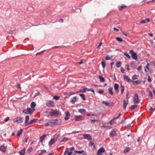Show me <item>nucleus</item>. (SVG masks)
Segmentation results:
<instances>
[{"label": "nucleus", "mask_w": 155, "mask_h": 155, "mask_svg": "<svg viewBox=\"0 0 155 155\" xmlns=\"http://www.w3.org/2000/svg\"><path fill=\"white\" fill-rule=\"evenodd\" d=\"M23 118L22 117H17L13 120L14 122L21 123L23 122Z\"/></svg>", "instance_id": "obj_4"}, {"label": "nucleus", "mask_w": 155, "mask_h": 155, "mask_svg": "<svg viewBox=\"0 0 155 155\" xmlns=\"http://www.w3.org/2000/svg\"><path fill=\"white\" fill-rule=\"evenodd\" d=\"M9 119V117H7L5 119H4V121L5 122H7L8 121Z\"/></svg>", "instance_id": "obj_54"}, {"label": "nucleus", "mask_w": 155, "mask_h": 155, "mask_svg": "<svg viewBox=\"0 0 155 155\" xmlns=\"http://www.w3.org/2000/svg\"><path fill=\"white\" fill-rule=\"evenodd\" d=\"M65 115L66 116L64 117V119L65 120H68L69 119L70 116V114L69 112L68 111H66L65 112Z\"/></svg>", "instance_id": "obj_12"}, {"label": "nucleus", "mask_w": 155, "mask_h": 155, "mask_svg": "<svg viewBox=\"0 0 155 155\" xmlns=\"http://www.w3.org/2000/svg\"><path fill=\"white\" fill-rule=\"evenodd\" d=\"M103 104H105L107 106H109L110 104V103L108 102H106L104 101H103L102 102Z\"/></svg>", "instance_id": "obj_41"}, {"label": "nucleus", "mask_w": 155, "mask_h": 155, "mask_svg": "<svg viewBox=\"0 0 155 155\" xmlns=\"http://www.w3.org/2000/svg\"><path fill=\"white\" fill-rule=\"evenodd\" d=\"M102 44V42H100L99 44V45H98L97 46V48H99L100 46H101V44Z\"/></svg>", "instance_id": "obj_63"}, {"label": "nucleus", "mask_w": 155, "mask_h": 155, "mask_svg": "<svg viewBox=\"0 0 155 155\" xmlns=\"http://www.w3.org/2000/svg\"><path fill=\"white\" fill-rule=\"evenodd\" d=\"M116 134V130H112L109 134V136L110 137H113Z\"/></svg>", "instance_id": "obj_10"}, {"label": "nucleus", "mask_w": 155, "mask_h": 155, "mask_svg": "<svg viewBox=\"0 0 155 155\" xmlns=\"http://www.w3.org/2000/svg\"><path fill=\"white\" fill-rule=\"evenodd\" d=\"M141 81L140 80H137L135 81H133L132 82L134 85H136L139 84L141 83Z\"/></svg>", "instance_id": "obj_16"}, {"label": "nucleus", "mask_w": 155, "mask_h": 155, "mask_svg": "<svg viewBox=\"0 0 155 155\" xmlns=\"http://www.w3.org/2000/svg\"><path fill=\"white\" fill-rule=\"evenodd\" d=\"M123 78L124 80L126 81L128 83L132 82V81L126 75H124L123 76Z\"/></svg>", "instance_id": "obj_9"}, {"label": "nucleus", "mask_w": 155, "mask_h": 155, "mask_svg": "<svg viewBox=\"0 0 155 155\" xmlns=\"http://www.w3.org/2000/svg\"><path fill=\"white\" fill-rule=\"evenodd\" d=\"M59 97H60L59 96H54L53 97V98L54 99L57 100H58L59 99Z\"/></svg>", "instance_id": "obj_46"}, {"label": "nucleus", "mask_w": 155, "mask_h": 155, "mask_svg": "<svg viewBox=\"0 0 155 155\" xmlns=\"http://www.w3.org/2000/svg\"><path fill=\"white\" fill-rule=\"evenodd\" d=\"M72 153V152L71 151L68 153V155H71Z\"/></svg>", "instance_id": "obj_64"}, {"label": "nucleus", "mask_w": 155, "mask_h": 155, "mask_svg": "<svg viewBox=\"0 0 155 155\" xmlns=\"http://www.w3.org/2000/svg\"><path fill=\"white\" fill-rule=\"evenodd\" d=\"M124 55L126 56L129 59H130L131 58V57L130 56V55L126 53H124Z\"/></svg>", "instance_id": "obj_43"}, {"label": "nucleus", "mask_w": 155, "mask_h": 155, "mask_svg": "<svg viewBox=\"0 0 155 155\" xmlns=\"http://www.w3.org/2000/svg\"><path fill=\"white\" fill-rule=\"evenodd\" d=\"M88 89L87 88L84 87L82 89L80 90L79 91H77L76 93L85 92L86 90H87Z\"/></svg>", "instance_id": "obj_20"}, {"label": "nucleus", "mask_w": 155, "mask_h": 155, "mask_svg": "<svg viewBox=\"0 0 155 155\" xmlns=\"http://www.w3.org/2000/svg\"><path fill=\"white\" fill-rule=\"evenodd\" d=\"M120 87L121 88V94H122L124 91V86L122 85H120Z\"/></svg>", "instance_id": "obj_37"}, {"label": "nucleus", "mask_w": 155, "mask_h": 155, "mask_svg": "<svg viewBox=\"0 0 155 155\" xmlns=\"http://www.w3.org/2000/svg\"><path fill=\"white\" fill-rule=\"evenodd\" d=\"M79 95L83 100H86L84 95L83 94H79Z\"/></svg>", "instance_id": "obj_39"}, {"label": "nucleus", "mask_w": 155, "mask_h": 155, "mask_svg": "<svg viewBox=\"0 0 155 155\" xmlns=\"http://www.w3.org/2000/svg\"><path fill=\"white\" fill-rule=\"evenodd\" d=\"M128 104V98H127V100H124V109H126V105H127Z\"/></svg>", "instance_id": "obj_13"}, {"label": "nucleus", "mask_w": 155, "mask_h": 155, "mask_svg": "<svg viewBox=\"0 0 155 155\" xmlns=\"http://www.w3.org/2000/svg\"><path fill=\"white\" fill-rule=\"evenodd\" d=\"M54 138L51 139L49 142V145H52L54 143Z\"/></svg>", "instance_id": "obj_33"}, {"label": "nucleus", "mask_w": 155, "mask_h": 155, "mask_svg": "<svg viewBox=\"0 0 155 155\" xmlns=\"http://www.w3.org/2000/svg\"><path fill=\"white\" fill-rule=\"evenodd\" d=\"M102 67L104 68L105 66V63L104 62L102 61L101 63Z\"/></svg>", "instance_id": "obj_47"}, {"label": "nucleus", "mask_w": 155, "mask_h": 155, "mask_svg": "<svg viewBox=\"0 0 155 155\" xmlns=\"http://www.w3.org/2000/svg\"><path fill=\"white\" fill-rule=\"evenodd\" d=\"M87 91H91L93 93H94V90L93 89H87Z\"/></svg>", "instance_id": "obj_53"}, {"label": "nucleus", "mask_w": 155, "mask_h": 155, "mask_svg": "<svg viewBox=\"0 0 155 155\" xmlns=\"http://www.w3.org/2000/svg\"><path fill=\"white\" fill-rule=\"evenodd\" d=\"M40 94L39 92H37V93H36L35 94V95L34 96V98L36 97L37 95H40Z\"/></svg>", "instance_id": "obj_57"}, {"label": "nucleus", "mask_w": 155, "mask_h": 155, "mask_svg": "<svg viewBox=\"0 0 155 155\" xmlns=\"http://www.w3.org/2000/svg\"><path fill=\"white\" fill-rule=\"evenodd\" d=\"M130 150V148L129 147H127L124 150V153H126L129 151Z\"/></svg>", "instance_id": "obj_36"}, {"label": "nucleus", "mask_w": 155, "mask_h": 155, "mask_svg": "<svg viewBox=\"0 0 155 155\" xmlns=\"http://www.w3.org/2000/svg\"><path fill=\"white\" fill-rule=\"evenodd\" d=\"M114 120H113V119L110 121L109 122V123L111 125H112L113 123H114Z\"/></svg>", "instance_id": "obj_48"}, {"label": "nucleus", "mask_w": 155, "mask_h": 155, "mask_svg": "<svg viewBox=\"0 0 155 155\" xmlns=\"http://www.w3.org/2000/svg\"><path fill=\"white\" fill-rule=\"evenodd\" d=\"M105 149L102 147L100 148L98 150L97 152V155H102L101 153L104 152Z\"/></svg>", "instance_id": "obj_7"}, {"label": "nucleus", "mask_w": 155, "mask_h": 155, "mask_svg": "<svg viewBox=\"0 0 155 155\" xmlns=\"http://www.w3.org/2000/svg\"><path fill=\"white\" fill-rule=\"evenodd\" d=\"M99 78L100 79V81L101 82H103L105 81V79L102 76H99Z\"/></svg>", "instance_id": "obj_29"}, {"label": "nucleus", "mask_w": 155, "mask_h": 155, "mask_svg": "<svg viewBox=\"0 0 155 155\" xmlns=\"http://www.w3.org/2000/svg\"><path fill=\"white\" fill-rule=\"evenodd\" d=\"M78 111L79 113L81 114H83L86 112L85 110L83 109H78Z\"/></svg>", "instance_id": "obj_27"}, {"label": "nucleus", "mask_w": 155, "mask_h": 155, "mask_svg": "<svg viewBox=\"0 0 155 155\" xmlns=\"http://www.w3.org/2000/svg\"><path fill=\"white\" fill-rule=\"evenodd\" d=\"M137 106H138V105L137 104H135V105H132L130 107V109L131 110H133L135 108L137 107Z\"/></svg>", "instance_id": "obj_35"}, {"label": "nucleus", "mask_w": 155, "mask_h": 155, "mask_svg": "<svg viewBox=\"0 0 155 155\" xmlns=\"http://www.w3.org/2000/svg\"><path fill=\"white\" fill-rule=\"evenodd\" d=\"M134 104H138L140 102L138 96L137 94H135L134 97Z\"/></svg>", "instance_id": "obj_5"}, {"label": "nucleus", "mask_w": 155, "mask_h": 155, "mask_svg": "<svg viewBox=\"0 0 155 155\" xmlns=\"http://www.w3.org/2000/svg\"><path fill=\"white\" fill-rule=\"evenodd\" d=\"M110 58L108 55H107L105 57V59L106 60L110 59Z\"/></svg>", "instance_id": "obj_51"}, {"label": "nucleus", "mask_w": 155, "mask_h": 155, "mask_svg": "<svg viewBox=\"0 0 155 155\" xmlns=\"http://www.w3.org/2000/svg\"><path fill=\"white\" fill-rule=\"evenodd\" d=\"M70 138L67 137H64L63 138L62 140L60 141V143H61L63 142L67 141L70 140Z\"/></svg>", "instance_id": "obj_25"}, {"label": "nucleus", "mask_w": 155, "mask_h": 155, "mask_svg": "<svg viewBox=\"0 0 155 155\" xmlns=\"http://www.w3.org/2000/svg\"><path fill=\"white\" fill-rule=\"evenodd\" d=\"M129 54H131L132 58L135 60L137 59V54L134 52L133 50H131L129 51Z\"/></svg>", "instance_id": "obj_3"}, {"label": "nucleus", "mask_w": 155, "mask_h": 155, "mask_svg": "<svg viewBox=\"0 0 155 155\" xmlns=\"http://www.w3.org/2000/svg\"><path fill=\"white\" fill-rule=\"evenodd\" d=\"M104 91L103 90L101 89H100L98 91V93L100 94H102L103 93H104Z\"/></svg>", "instance_id": "obj_45"}, {"label": "nucleus", "mask_w": 155, "mask_h": 155, "mask_svg": "<svg viewBox=\"0 0 155 155\" xmlns=\"http://www.w3.org/2000/svg\"><path fill=\"white\" fill-rule=\"evenodd\" d=\"M91 123H94L95 122H97V120H91Z\"/></svg>", "instance_id": "obj_56"}, {"label": "nucleus", "mask_w": 155, "mask_h": 155, "mask_svg": "<svg viewBox=\"0 0 155 155\" xmlns=\"http://www.w3.org/2000/svg\"><path fill=\"white\" fill-rule=\"evenodd\" d=\"M29 120V117L28 116H26L25 117V126H27V124L28 123V120Z\"/></svg>", "instance_id": "obj_22"}, {"label": "nucleus", "mask_w": 155, "mask_h": 155, "mask_svg": "<svg viewBox=\"0 0 155 155\" xmlns=\"http://www.w3.org/2000/svg\"><path fill=\"white\" fill-rule=\"evenodd\" d=\"M50 125L51 126V124L48 121V123H45V127H47L48 126Z\"/></svg>", "instance_id": "obj_49"}, {"label": "nucleus", "mask_w": 155, "mask_h": 155, "mask_svg": "<svg viewBox=\"0 0 155 155\" xmlns=\"http://www.w3.org/2000/svg\"><path fill=\"white\" fill-rule=\"evenodd\" d=\"M69 149L68 148H67V150L65 151L64 155H66L67 154L68 152V150Z\"/></svg>", "instance_id": "obj_59"}, {"label": "nucleus", "mask_w": 155, "mask_h": 155, "mask_svg": "<svg viewBox=\"0 0 155 155\" xmlns=\"http://www.w3.org/2000/svg\"><path fill=\"white\" fill-rule=\"evenodd\" d=\"M36 104L35 102H32L31 103V108L33 109H35L34 108L36 106Z\"/></svg>", "instance_id": "obj_28"}, {"label": "nucleus", "mask_w": 155, "mask_h": 155, "mask_svg": "<svg viewBox=\"0 0 155 155\" xmlns=\"http://www.w3.org/2000/svg\"><path fill=\"white\" fill-rule=\"evenodd\" d=\"M116 39L119 42H121L123 41V39L117 37L116 38Z\"/></svg>", "instance_id": "obj_42"}, {"label": "nucleus", "mask_w": 155, "mask_h": 155, "mask_svg": "<svg viewBox=\"0 0 155 155\" xmlns=\"http://www.w3.org/2000/svg\"><path fill=\"white\" fill-rule=\"evenodd\" d=\"M48 122L50 123L51 126L53 125H59L61 123V120L60 119H55L54 120H48Z\"/></svg>", "instance_id": "obj_1"}, {"label": "nucleus", "mask_w": 155, "mask_h": 155, "mask_svg": "<svg viewBox=\"0 0 155 155\" xmlns=\"http://www.w3.org/2000/svg\"><path fill=\"white\" fill-rule=\"evenodd\" d=\"M83 137L84 139H86L88 140H90L92 139L91 136L88 134H84L83 135Z\"/></svg>", "instance_id": "obj_14"}, {"label": "nucleus", "mask_w": 155, "mask_h": 155, "mask_svg": "<svg viewBox=\"0 0 155 155\" xmlns=\"http://www.w3.org/2000/svg\"><path fill=\"white\" fill-rule=\"evenodd\" d=\"M150 21V19L148 18H146L145 20H142L140 22V24L145 23L147 22H148Z\"/></svg>", "instance_id": "obj_18"}, {"label": "nucleus", "mask_w": 155, "mask_h": 155, "mask_svg": "<svg viewBox=\"0 0 155 155\" xmlns=\"http://www.w3.org/2000/svg\"><path fill=\"white\" fill-rule=\"evenodd\" d=\"M22 112L23 113H24L25 114H28V112H27L25 110H23L22 111Z\"/></svg>", "instance_id": "obj_60"}, {"label": "nucleus", "mask_w": 155, "mask_h": 155, "mask_svg": "<svg viewBox=\"0 0 155 155\" xmlns=\"http://www.w3.org/2000/svg\"><path fill=\"white\" fill-rule=\"evenodd\" d=\"M37 119H35L32 120L29 122H28V124H27V125L28 126L31 124H32L33 123H35L36 121H37Z\"/></svg>", "instance_id": "obj_19"}, {"label": "nucleus", "mask_w": 155, "mask_h": 155, "mask_svg": "<svg viewBox=\"0 0 155 155\" xmlns=\"http://www.w3.org/2000/svg\"><path fill=\"white\" fill-rule=\"evenodd\" d=\"M22 129H20V130L18 131L17 134V137H19L21 134L22 133Z\"/></svg>", "instance_id": "obj_34"}, {"label": "nucleus", "mask_w": 155, "mask_h": 155, "mask_svg": "<svg viewBox=\"0 0 155 155\" xmlns=\"http://www.w3.org/2000/svg\"><path fill=\"white\" fill-rule=\"evenodd\" d=\"M120 71L121 72L123 73H124V70L123 68H120Z\"/></svg>", "instance_id": "obj_55"}, {"label": "nucleus", "mask_w": 155, "mask_h": 155, "mask_svg": "<svg viewBox=\"0 0 155 155\" xmlns=\"http://www.w3.org/2000/svg\"><path fill=\"white\" fill-rule=\"evenodd\" d=\"M27 110L28 113V114L31 115L33 112L35 111V109H31L30 108L28 107L27 108Z\"/></svg>", "instance_id": "obj_11"}, {"label": "nucleus", "mask_w": 155, "mask_h": 155, "mask_svg": "<svg viewBox=\"0 0 155 155\" xmlns=\"http://www.w3.org/2000/svg\"><path fill=\"white\" fill-rule=\"evenodd\" d=\"M25 153V149L21 150L19 152V154L20 155H24Z\"/></svg>", "instance_id": "obj_24"}, {"label": "nucleus", "mask_w": 155, "mask_h": 155, "mask_svg": "<svg viewBox=\"0 0 155 155\" xmlns=\"http://www.w3.org/2000/svg\"><path fill=\"white\" fill-rule=\"evenodd\" d=\"M84 119V117L82 115H76L74 118V120L77 121L83 120Z\"/></svg>", "instance_id": "obj_2"}, {"label": "nucleus", "mask_w": 155, "mask_h": 155, "mask_svg": "<svg viewBox=\"0 0 155 155\" xmlns=\"http://www.w3.org/2000/svg\"><path fill=\"white\" fill-rule=\"evenodd\" d=\"M46 105L49 107H53L54 105V102L52 101H50L47 102Z\"/></svg>", "instance_id": "obj_8"}, {"label": "nucleus", "mask_w": 155, "mask_h": 155, "mask_svg": "<svg viewBox=\"0 0 155 155\" xmlns=\"http://www.w3.org/2000/svg\"><path fill=\"white\" fill-rule=\"evenodd\" d=\"M74 153H78L79 154H81L82 153H85L84 151V150H78L77 151L76 150H75L74 151Z\"/></svg>", "instance_id": "obj_30"}, {"label": "nucleus", "mask_w": 155, "mask_h": 155, "mask_svg": "<svg viewBox=\"0 0 155 155\" xmlns=\"http://www.w3.org/2000/svg\"><path fill=\"white\" fill-rule=\"evenodd\" d=\"M46 137V136L45 135H43L42 136L40 137V142H42L45 138Z\"/></svg>", "instance_id": "obj_21"}, {"label": "nucleus", "mask_w": 155, "mask_h": 155, "mask_svg": "<svg viewBox=\"0 0 155 155\" xmlns=\"http://www.w3.org/2000/svg\"><path fill=\"white\" fill-rule=\"evenodd\" d=\"M141 66H140L137 68V70L138 71H140L141 69Z\"/></svg>", "instance_id": "obj_58"}, {"label": "nucleus", "mask_w": 155, "mask_h": 155, "mask_svg": "<svg viewBox=\"0 0 155 155\" xmlns=\"http://www.w3.org/2000/svg\"><path fill=\"white\" fill-rule=\"evenodd\" d=\"M77 100V97L76 96L72 97L71 100V102L73 104H74Z\"/></svg>", "instance_id": "obj_17"}, {"label": "nucleus", "mask_w": 155, "mask_h": 155, "mask_svg": "<svg viewBox=\"0 0 155 155\" xmlns=\"http://www.w3.org/2000/svg\"><path fill=\"white\" fill-rule=\"evenodd\" d=\"M119 86V85L117 84H115L114 86V88L115 90L116 91H117L118 92L119 91L118 87Z\"/></svg>", "instance_id": "obj_23"}, {"label": "nucleus", "mask_w": 155, "mask_h": 155, "mask_svg": "<svg viewBox=\"0 0 155 155\" xmlns=\"http://www.w3.org/2000/svg\"><path fill=\"white\" fill-rule=\"evenodd\" d=\"M46 150H41V152L40 153V154H41L42 153H45L46 152Z\"/></svg>", "instance_id": "obj_50"}, {"label": "nucleus", "mask_w": 155, "mask_h": 155, "mask_svg": "<svg viewBox=\"0 0 155 155\" xmlns=\"http://www.w3.org/2000/svg\"><path fill=\"white\" fill-rule=\"evenodd\" d=\"M108 90L110 94L111 95H112L113 94V93L112 91L113 88L112 87H109L108 89Z\"/></svg>", "instance_id": "obj_31"}, {"label": "nucleus", "mask_w": 155, "mask_h": 155, "mask_svg": "<svg viewBox=\"0 0 155 155\" xmlns=\"http://www.w3.org/2000/svg\"><path fill=\"white\" fill-rule=\"evenodd\" d=\"M137 79H138V76L136 74L134 75L132 77V79L133 80Z\"/></svg>", "instance_id": "obj_40"}, {"label": "nucleus", "mask_w": 155, "mask_h": 155, "mask_svg": "<svg viewBox=\"0 0 155 155\" xmlns=\"http://www.w3.org/2000/svg\"><path fill=\"white\" fill-rule=\"evenodd\" d=\"M148 82H150L151 81V79L150 78V76H149L148 77Z\"/></svg>", "instance_id": "obj_61"}, {"label": "nucleus", "mask_w": 155, "mask_h": 155, "mask_svg": "<svg viewBox=\"0 0 155 155\" xmlns=\"http://www.w3.org/2000/svg\"><path fill=\"white\" fill-rule=\"evenodd\" d=\"M121 62L120 61H117L116 63V66L117 68H119L121 67Z\"/></svg>", "instance_id": "obj_26"}, {"label": "nucleus", "mask_w": 155, "mask_h": 155, "mask_svg": "<svg viewBox=\"0 0 155 155\" xmlns=\"http://www.w3.org/2000/svg\"><path fill=\"white\" fill-rule=\"evenodd\" d=\"M6 147L4 145L1 146L0 147V150L2 151L3 152H4L6 151Z\"/></svg>", "instance_id": "obj_15"}, {"label": "nucleus", "mask_w": 155, "mask_h": 155, "mask_svg": "<svg viewBox=\"0 0 155 155\" xmlns=\"http://www.w3.org/2000/svg\"><path fill=\"white\" fill-rule=\"evenodd\" d=\"M149 96L151 99H152L153 98V95L151 91H150L149 92Z\"/></svg>", "instance_id": "obj_38"}, {"label": "nucleus", "mask_w": 155, "mask_h": 155, "mask_svg": "<svg viewBox=\"0 0 155 155\" xmlns=\"http://www.w3.org/2000/svg\"><path fill=\"white\" fill-rule=\"evenodd\" d=\"M32 148L31 147H30L29 149L27 150V152L28 153H29L32 150Z\"/></svg>", "instance_id": "obj_44"}, {"label": "nucleus", "mask_w": 155, "mask_h": 155, "mask_svg": "<svg viewBox=\"0 0 155 155\" xmlns=\"http://www.w3.org/2000/svg\"><path fill=\"white\" fill-rule=\"evenodd\" d=\"M126 7V5H123L121 6H119L118 8L119 10L120 11L121 10L123 9L124 8H125Z\"/></svg>", "instance_id": "obj_32"}, {"label": "nucleus", "mask_w": 155, "mask_h": 155, "mask_svg": "<svg viewBox=\"0 0 155 155\" xmlns=\"http://www.w3.org/2000/svg\"><path fill=\"white\" fill-rule=\"evenodd\" d=\"M44 51H44H42L41 52H38V53H37L36 54V55H37L38 54H41V53H43Z\"/></svg>", "instance_id": "obj_62"}, {"label": "nucleus", "mask_w": 155, "mask_h": 155, "mask_svg": "<svg viewBox=\"0 0 155 155\" xmlns=\"http://www.w3.org/2000/svg\"><path fill=\"white\" fill-rule=\"evenodd\" d=\"M126 68L127 70H128V71L130 70V69L129 68V65L128 64H127L126 65Z\"/></svg>", "instance_id": "obj_52"}, {"label": "nucleus", "mask_w": 155, "mask_h": 155, "mask_svg": "<svg viewBox=\"0 0 155 155\" xmlns=\"http://www.w3.org/2000/svg\"><path fill=\"white\" fill-rule=\"evenodd\" d=\"M49 115L51 117L57 116L58 115V113L56 111L52 110L50 112Z\"/></svg>", "instance_id": "obj_6"}]
</instances>
